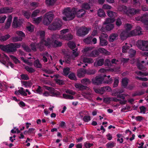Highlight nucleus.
I'll use <instances>...</instances> for the list:
<instances>
[{
    "label": "nucleus",
    "mask_w": 148,
    "mask_h": 148,
    "mask_svg": "<svg viewBox=\"0 0 148 148\" xmlns=\"http://www.w3.org/2000/svg\"><path fill=\"white\" fill-rule=\"evenodd\" d=\"M37 35L40 37L41 40L40 43L38 45L36 44L35 43H32L30 45L31 49L34 51H36V48H38L42 51L44 49L45 46L49 47H60L62 45V44L61 42L57 40L52 41L49 39L45 40L44 38L45 32L43 31L38 32L37 33Z\"/></svg>",
    "instance_id": "f257e3e1"
},
{
    "label": "nucleus",
    "mask_w": 148,
    "mask_h": 148,
    "mask_svg": "<svg viewBox=\"0 0 148 148\" xmlns=\"http://www.w3.org/2000/svg\"><path fill=\"white\" fill-rule=\"evenodd\" d=\"M124 27L125 30L123 31L120 34V37L122 40H124L128 37L142 34L141 29L139 26L137 27L136 29L131 31L130 30L132 28V26L130 24H126Z\"/></svg>",
    "instance_id": "f03ea898"
},
{
    "label": "nucleus",
    "mask_w": 148,
    "mask_h": 148,
    "mask_svg": "<svg viewBox=\"0 0 148 148\" xmlns=\"http://www.w3.org/2000/svg\"><path fill=\"white\" fill-rule=\"evenodd\" d=\"M85 13V11L82 9L79 10L76 12V9L74 8L71 10L70 8H68L63 10L62 14L66 17L63 16L62 19L65 21H69L74 18L76 14L78 17H81Z\"/></svg>",
    "instance_id": "7ed1b4c3"
},
{
    "label": "nucleus",
    "mask_w": 148,
    "mask_h": 148,
    "mask_svg": "<svg viewBox=\"0 0 148 148\" xmlns=\"http://www.w3.org/2000/svg\"><path fill=\"white\" fill-rule=\"evenodd\" d=\"M75 88L79 90L82 91L84 90H87L88 92H87L83 93L82 94L78 95L77 97L78 99L80 100H82L84 98H88L91 97L92 91L90 88L88 87L83 85L79 83H75L74 84Z\"/></svg>",
    "instance_id": "20e7f679"
},
{
    "label": "nucleus",
    "mask_w": 148,
    "mask_h": 148,
    "mask_svg": "<svg viewBox=\"0 0 148 148\" xmlns=\"http://www.w3.org/2000/svg\"><path fill=\"white\" fill-rule=\"evenodd\" d=\"M119 10L129 16L134 15L138 13L140 11V10L138 9L135 10L134 8H128L125 6L119 7Z\"/></svg>",
    "instance_id": "39448f33"
},
{
    "label": "nucleus",
    "mask_w": 148,
    "mask_h": 148,
    "mask_svg": "<svg viewBox=\"0 0 148 148\" xmlns=\"http://www.w3.org/2000/svg\"><path fill=\"white\" fill-rule=\"evenodd\" d=\"M45 88L48 91H45L43 93L44 96H58L60 95V93L58 91L55 90L52 88L45 86Z\"/></svg>",
    "instance_id": "423d86ee"
},
{
    "label": "nucleus",
    "mask_w": 148,
    "mask_h": 148,
    "mask_svg": "<svg viewBox=\"0 0 148 148\" xmlns=\"http://www.w3.org/2000/svg\"><path fill=\"white\" fill-rule=\"evenodd\" d=\"M62 25L61 20L58 19H56L52 24L49 26V29L51 30H56L60 29Z\"/></svg>",
    "instance_id": "0eeeda50"
},
{
    "label": "nucleus",
    "mask_w": 148,
    "mask_h": 148,
    "mask_svg": "<svg viewBox=\"0 0 148 148\" xmlns=\"http://www.w3.org/2000/svg\"><path fill=\"white\" fill-rule=\"evenodd\" d=\"M136 45L140 50L145 51H148V41L145 40H139L138 41Z\"/></svg>",
    "instance_id": "6e6552de"
},
{
    "label": "nucleus",
    "mask_w": 148,
    "mask_h": 148,
    "mask_svg": "<svg viewBox=\"0 0 148 148\" xmlns=\"http://www.w3.org/2000/svg\"><path fill=\"white\" fill-rule=\"evenodd\" d=\"M79 54V52L77 51V49L73 50V54L71 56L66 55L64 57V60L66 63H69L72 60H74L75 58L77 57Z\"/></svg>",
    "instance_id": "1a4fd4ad"
},
{
    "label": "nucleus",
    "mask_w": 148,
    "mask_h": 148,
    "mask_svg": "<svg viewBox=\"0 0 148 148\" xmlns=\"http://www.w3.org/2000/svg\"><path fill=\"white\" fill-rule=\"evenodd\" d=\"M53 18V15L51 12H49L45 14L44 17L43 23L45 25L49 24Z\"/></svg>",
    "instance_id": "9d476101"
},
{
    "label": "nucleus",
    "mask_w": 148,
    "mask_h": 148,
    "mask_svg": "<svg viewBox=\"0 0 148 148\" xmlns=\"http://www.w3.org/2000/svg\"><path fill=\"white\" fill-rule=\"evenodd\" d=\"M69 30L68 29H65L61 30L60 31V34L63 37L65 38V39H63L64 40H71L73 38V36L71 34H68L67 35H65L64 34L68 32Z\"/></svg>",
    "instance_id": "9b49d317"
},
{
    "label": "nucleus",
    "mask_w": 148,
    "mask_h": 148,
    "mask_svg": "<svg viewBox=\"0 0 148 148\" xmlns=\"http://www.w3.org/2000/svg\"><path fill=\"white\" fill-rule=\"evenodd\" d=\"M106 77V75L103 76L99 75L96 76L95 78H93L92 79V83L95 85H99L102 83H103V81L105 77Z\"/></svg>",
    "instance_id": "f8f14e48"
},
{
    "label": "nucleus",
    "mask_w": 148,
    "mask_h": 148,
    "mask_svg": "<svg viewBox=\"0 0 148 148\" xmlns=\"http://www.w3.org/2000/svg\"><path fill=\"white\" fill-rule=\"evenodd\" d=\"M93 49L92 47H87L84 49L82 52L83 53L87 55V56L92 57H95L98 54V52L96 50L93 51L92 53L88 55V54L90 52V51Z\"/></svg>",
    "instance_id": "ddd939ff"
},
{
    "label": "nucleus",
    "mask_w": 148,
    "mask_h": 148,
    "mask_svg": "<svg viewBox=\"0 0 148 148\" xmlns=\"http://www.w3.org/2000/svg\"><path fill=\"white\" fill-rule=\"evenodd\" d=\"M90 30V29L87 28L85 27H81L77 30L76 34L78 36H85L88 34Z\"/></svg>",
    "instance_id": "4468645a"
},
{
    "label": "nucleus",
    "mask_w": 148,
    "mask_h": 148,
    "mask_svg": "<svg viewBox=\"0 0 148 148\" xmlns=\"http://www.w3.org/2000/svg\"><path fill=\"white\" fill-rule=\"evenodd\" d=\"M22 22L20 19H18L17 17H14L12 24V27L14 28L20 27L22 24Z\"/></svg>",
    "instance_id": "2eb2a0df"
},
{
    "label": "nucleus",
    "mask_w": 148,
    "mask_h": 148,
    "mask_svg": "<svg viewBox=\"0 0 148 148\" xmlns=\"http://www.w3.org/2000/svg\"><path fill=\"white\" fill-rule=\"evenodd\" d=\"M125 95L123 96V95H121L119 96H118V98H120L121 99H123V100H121V99H117L115 98H111V100L112 101H120V103L121 104H125L126 103L127 101L124 99L125 98L124 96Z\"/></svg>",
    "instance_id": "dca6fc26"
},
{
    "label": "nucleus",
    "mask_w": 148,
    "mask_h": 148,
    "mask_svg": "<svg viewBox=\"0 0 148 148\" xmlns=\"http://www.w3.org/2000/svg\"><path fill=\"white\" fill-rule=\"evenodd\" d=\"M114 27V25L113 24H108L105 28L102 27L101 29L100 30L102 32H106L107 31H109L112 30Z\"/></svg>",
    "instance_id": "f3484780"
},
{
    "label": "nucleus",
    "mask_w": 148,
    "mask_h": 148,
    "mask_svg": "<svg viewBox=\"0 0 148 148\" xmlns=\"http://www.w3.org/2000/svg\"><path fill=\"white\" fill-rule=\"evenodd\" d=\"M80 62L82 64H83V63H92L94 62V60L91 58H84L83 56L81 57Z\"/></svg>",
    "instance_id": "a211bd4d"
},
{
    "label": "nucleus",
    "mask_w": 148,
    "mask_h": 148,
    "mask_svg": "<svg viewBox=\"0 0 148 148\" xmlns=\"http://www.w3.org/2000/svg\"><path fill=\"white\" fill-rule=\"evenodd\" d=\"M86 73L87 74V72L85 69H80L78 70L77 75L79 77H84Z\"/></svg>",
    "instance_id": "6ab92c4d"
},
{
    "label": "nucleus",
    "mask_w": 148,
    "mask_h": 148,
    "mask_svg": "<svg viewBox=\"0 0 148 148\" xmlns=\"http://www.w3.org/2000/svg\"><path fill=\"white\" fill-rule=\"evenodd\" d=\"M14 93L17 95H18L20 94L24 96H26L27 95V93L24 90L23 88L22 87L20 88L18 90L15 91Z\"/></svg>",
    "instance_id": "aec40b11"
},
{
    "label": "nucleus",
    "mask_w": 148,
    "mask_h": 148,
    "mask_svg": "<svg viewBox=\"0 0 148 148\" xmlns=\"http://www.w3.org/2000/svg\"><path fill=\"white\" fill-rule=\"evenodd\" d=\"M60 38L61 39L63 40V39H65V38L63 37L61 35H59L58 34H54L52 36V37L51 38H48L50 40H52V41H54L56 40V39Z\"/></svg>",
    "instance_id": "412c9836"
},
{
    "label": "nucleus",
    "mask_w": 148,
    "mask_h": 148,
    "mask_svg": "<svg viewBox=\"0 0 148 148\" xmlns=\"http://www.w3.org/2000/svg\"><path fill=\"white\" fill-rule=\"evenodd\" d=\"M21 59L24 63L30 66L32 65L33 61L35 60V58H32L33 60L31 61L30 60V59H31V58H28V60H27L25 59L23 57H21Z\"/></svg>",
    "instance_id": "4be33fe9"
},
{
    "label": "nucleus",
    "mask_w": 148,
    "mask_h": 148,
    "mask_svg": "<svg viewBox=\"0 0 148 148\" xmlns=\"http://www.w3.org/2000/svg\"><path fill=\"white\" fill-rule=\"evenodd\" d=\"M12 11V8H5L0 9V14L11 13Z\"/></svg>",
    "instance_id": "5701e85b"
},
{
    "label": "nucleus",
    "mask_w": 148,
    "mask_h": 148,
    "mask_svg": "<svg viewBox=\"0 0 148 148\" xmlns=\"http://www.w3.org/2000/svg\"><path fill=\"white\" fill-rule=\"evenodd\" d=\"M43 56L42 58V60L45 62L47 61L48 58L49 59L50 58L51 60H52V58L51 56L49 55L47 53L45 52L43 54Z\"/></svg>",
    "instance_id": "b1692460"
},
{
    "label": "nucleus",
    "mask_w": 148,
    "mask_h": 148,
    "mask_svg": "<svg viewBox=\"0 0 148 148\" xmlns=\"http://www.w3.org/2000/svg\"><path fill=\"white\" fill-rule=\"evenodd\" d=\"M94 0H91V1L89 2V5L87 3H84L82 5V8L86 9H89L90 8V6H92V5H94Z\"/></svg>",
    "instance_id": "393cba45"
},
{
    "label": "nucleus",
    "mask_w": 148,
    "mask_h": 148,
    "mask_svg": "<svg viewBox=\"0 0 148 148\" xmlns=\"http://www.w3.org/2000/svg\"><path fill=\"white\" fill-rule=\"evenodd\" d=\"M119 68H118V69H112V68H110L109 69H100L99 71V72L100 73H106L107 71H114V72H117L119 71Z\"/></svg>",
    "instance_id": "a878e982"
},
{
    "label": "nucleus",
    "mask_w": 148,
    "mask_h": 148,
    "mask_svg": "<svg viewBox=\"0 0 148 148\" xmlns=\"http://www.w3.org/2000/svg\"><path fill=\"white\" fill-rule=\"evenodd\" d=\"M104 63V60L100 59L99 60H97L94 63L95 66H101Z\"/></svg>",
    "instance_id": "bb28decb"
},
{
    "label": "nucleus",
    "mask_w": 148,
    "mask_h": 148,
    "mask_svg": "<svg viewBox=\"0 0 148 148\" xmlns=\"http://www.w3.org/2000/svg\"><path fill=\"white\" fill-rule=\"evenodd\" d=\"M12 20V16H8L7 20V23L5 25V28L6 29H8L10 26Z\"/></svg>",
    "instance_id": "cd10ccee"
},
{
    "label": "nucleus",
    "mask_w": 148,
    "mask_h": 148,
    "mask_svg": "<svg viewBox=\"0 0 148 148\" xmlns=\"http://www.w3.org/2000/svg\"><path fill=\"white\" fill-rule=\"evenodd\" d=\"M27 30L30 32H32L34 31V26L29 23L27 24V26L26 27Z\"/></svg>",
    "instance_id": "c85d7f7f"
},
{
    "label": "nucleus",
    "mask_w": 148,
    "mask_h": 148,
    "mask_svg": "<svg viewBox=\"0 0 148 148\" xmlns=\"http://www.w3.org/2000/svg\"><path fill=\"white\" fill-rule=\"evenodd\" d=\"M22 85L26 88L31 87L32 85V82L30 81H23L22 82Z\"/></svg>",
    "instance_id": "c756f323"
},
{
    "label": "nucleus",
    "mask_w": 148,
    "mask_h": 148,
    "mask_svg": "<svg viewBox=\"0 0 148 148\" xmlns=\"http://www.w3.org/2000/svg\"><path fill=\"white\" fill-rule=\"evenodd\" d=\"M8 52H12L15 51L13 43H11L8 45Z\"/></svg>",
    "instance_id": "7c9ffc66"
},
{
    "label": "nucleus",
    "mask_w": 148,
    "mask_h": 148,
    "mask_svg": "<svg viewBox=\"0 0 148 148\" xmlns=\"http://www.w3.org/2000/svg\"><path fill=\"white\" fill-rule=\"evenodd\" d=\"M115 21V19L114 18H108L103 23V25L112 24L111 23H113Z\"/></svg>",
    "instance_id": "2f4dec72"
},
{
    "label": "nucleus",
    "mask_w": 148,
    "mask_h": 148,
    "mask_svg": "<svg viewBox=\"0 0 148 148\" xmlns=\"http://www.w3.org/2000/svg\"><path fill=\"white\" fill-rule=\"evenodd\" d=\"M94 29L92 33V35L93 36H96L97 34V30L99 29V28L97 25H93Z\"/></svg>",
    "instance_id": "473e14b6"
},
{
    "label": "nucleus",
    "mask_w": 148,
    "mask_h": 148,
    "mask_svg": "<svg viewBox=\"0 0 148 148\" xmlns=\"http://www.w3.org/2000/svg\"><path fill=\"white\" fill-rule=\"evenodd\" d=\"M81 82L83 84L88 85L90 84L91 81L88 79L84 78L81 80Z\"/></svg>",
    "instance_id": "72a5a7b5"
},
{
    "label": "nucleus",
    "mask_w": 148,
    "mask_h": 148,
    "mask_svg": "<svg viewBox=\"0 0 148 148\" xmlns=\"http://www.w3.org/2000/svg\"><path fill=\"white\" fill-rule=\"evenodd\" d=\"M118 35L116 34H113L111 35L109 38V40L110 42H113L117 37Z\"/></svg>",
    "instance_id": "f704fd0d"
},
{
    "label": "nucleus",
    "mask_w": 148,
    "mask_h": 148,
    "mask_svg": "<svg viewBox=\"0 0 148 148\" xmlns=\"http://www.w3.org/2000/svg\"><path fill=\"white\" fill-rule=\"evenodd\" d=\"M136 20H141L144 23L147 22V23H148V14H145L143 15L142 18H141V19H138L137 18H136Z\"/></svg>",
    "instance_id": "c9c22d12"
},
{
    "label": "nucleus",
    "mask_w": 148,
    "mask_h": 148,
    "mask_svg": "<svg viewBox=\"0 0 148 148\" xmlns=\"http://www.w3.org/2000/svg\"><path fill=\"white\" fill-rule=\"evenodd\" d=\"M98 51L101 53L106 55H108L110 54V53L109 52L102 48H99L98 49Z\"/></svg>",
    "instance_id": "e433bc0d"
},
{
    "label": "nucleus",
    "mask_w": 148,
    "mask_h": 148,
    "mask_svg": "<svg viewBox=\"0 0 148 148\" xmlns=\"http://www.w3.org/2000/svg\"><path fill=\"white\" fill-rule=\"evenodd\" d=\"M98 14L101 17H104L106 15L104 11L101 9H99L98 11Z\"/></svg>",
    "instance_id": "4c0bfd02"
},
{
    "label": "nucleus",
    "mask_w": 148,
    "mask_h": 148,
    "mask_svg": "<svg viewBox=\"0 0 148 148\" xmlns=\"http://www.w3.org/2000/svg\"><path fill=\"white\" fill-rule=\"evenodd\" d=\"M100 44L101 46H106L108 44V42L107 40L105 39L102 38H100Z\"/></svg>",
    "instance_id": "58836bf2"
},
{
    "label": "nucleus",
    "mask_w": 148,
    "mask_h": 148,
    "mask_svg": "<svg viewBox=\"0 0 148 148\" xmlns=\"http://www.w3.org/2000/svg\"><path fill=\"white\" fill-rule=\"evenodd\" d=\"M107 14L108 16L110 17H115L117 16L115 12L110 10H108L107 11Z\"/></svg>",
    "instance_id": "ea45409f"
},
{
    "label": "nucleus",
    "mask_w": 148,
    "mask_h": 148,
    "mask_svg": "<svg viewBox=\"0 0 148 148\" xmlns=\"http://www.w3.org/2000/svg\"><path fill=\"white\" fill-rule=\"evenodd\" d=\"M42 17L40 16L36 18H34L33 21V23L36 24H38L41 21Z\"/></svg>",
    "instance_id": "a19ab883"
},
{
    "label": "nucleus",
    "mask_w": 148,
    "mask_h": 148,
    "mask_svg": "<svg viewBox=\"0 0 148 148\" xmlns=\"http://www.w3.org/2000/svg\"><path fill=\"white\" fill-rule=\"evenodd\" d=\"M10 37V35L8 34L4 36H2L0 37V40L1 41H5L9 38Z\"/></svg>",
    "instance_id": "79ce46f5"
},
{
    "label": "nucleus",
    "mask_w": 148,
    "mask_h": 148,
    "mask_svg": "<svg viewBox=\"0 0 148 148\" xmlns=\"http://www.w3.org/2000/svg\"><path fill=\"white\" fill-rule=\"evenodd\" d=\"M63 96L64 98L67 99H72L74 98L73 96L65 93L63 94Z\"/></svg>",
    "instance_id": "37998d69"
},
{
    "label": "nucleus",
    "mask_w": 148,
    "mask_h": 148,
    "mask_svg": "<svg viewBox=\"0 0 148 148\" xmlns=\"http://www.w3.org/2000/svg\"><path fill=\"white\" fill-rule=\"evenodd\" d=\"M128 79L126 78H123L122 80V85L124 88L126 87L128 84Z\"/></svg>",
    "instance_id": "c03bdc74"
},
{
    "label": "nucleus",
    "mask_w": 148,
    "mask_h": 148,
    "mask_svg": "<svg viewBox=\"0 0 148 148\" xmlns=\"http://www.w3.org/2000/svg\"><path fill=\"white\" fill-rule=\"evenodd\" d=\"M16 34L19 36V37H21V38L25 36V34L21 31H17L16 32Z\"/></svg>",
    "instance_id": "a18cd8bd"
},
{
    "label": "nucleus",
    "mask_w": 148,
    "mask_h": 148,
    "mask_svg": "<svg viewBox=\"0 0 148 148\" xmlns=\"http://www.w3.org/2000/svg\"><path fill=\"white\" fill-rule=\"evenodd\" d=\"M12 41L14 42H16L18 41H21L23 38L21 37L15 36L13 37L12 38Z\"/></svg>",
    "instance_id": "49530a36"
},
{
    "label": "nucleus",
    "mask_w": 148,
    "mask_h": 148,
    "mask_svg": "<svg viewBox=\"0 0 148 148\" xmlns=\"http://www.w3.org/2000/svg\"><path fill=\"white\" fill-rule=\"evenodd\" d=\"M70 69L68 67L64 68L63 70V74L65 76H66L69 74Z\"/></svg>",
    "instance_id": "de8ad7c7"
},
{
    "label": "nucleus",
    "mask_w": 148,
    "mask_h": 148,
    "mask_svg": "<svg viewBox=\"0 0 148 148\" xmlns=\"http://www.w3.org/2000/svg\"><path fill=\"white\" fill-rule=\"evenodd\" d=\"M34 65L35 67L37 68H40L41 67V65L38 60L35 61Z\"/></svg>",
    "instance_id": "09e8293b"
},
{
    "label": "nucleus",
    "mask_w": 148,
    "mask_h": 148,
    "mask_svg": "<svg viewBox=\"0 0 148 148\" xmlns=\"http://www.w3.org/2000/svg\"><path fill=\"white\" fill-rule=\"evenodd\" d=\"M110 75H108L107 78L108 79V80L103 81V83L107 84H110L112 82V79L111 78H110Z\"/></svg>",
    "instance_id": "8fccbe9b"
},
{
    "label": "nucleus",
    "mask_w": 148,
    "mask_h": 148,
    "mask_svg": "<svg viewBox=\"0 0 148 148\" xmlns=\"http://www.w3.org/2000/svg\"><path fill=\"white\" fill-rule=\"evenodd\" d=\"M8 45H0V49L5 51L8 52Z\"/></svg>",
    "instance_id": "3c124183"
},
{
    "label": "nucleus",
    "mask_w": 148,
    "mask_h": 148,
    "mask_svg": "<svg viewBox=\"0 0 148 148\" xmlns=\"http://www.w3.org/2000/svg\"><path fill=\"white\" fill-rule=\"evenodd\" d=\"M57 0H46V4L49 5H51L53 4Z\"/></svg>",
    "instance_id": "603ef678"
},
{
    "label": "nucleus",
    "mask_w": 148,
    "mask_h": 148,
    "mask_svg": "<svg viewBox=\"0 0 148 148\" xmlns=\"http://www.w3.org/2000/svg\"><path fill=\"white\" fill-rule=\"evenodd\" d=\"M68 45L69 47L71 49L75 48L76 45L75 43L73 42H70L68 43Z\"/></svg>",
    "instance_id": "864d4df0"
},
{
    "label": "nucleus",
    "mask_w": 148,
    "mask_h": 148,
    "mask_svg": "<svg viewBox=\"0 0 148 148\" xmlns=\"http://www.w3.org/2000/svg\"><path fill=\"white\" fill-rule=\"evenodd\" d=\"M115 145V143L113 142H110L108 143L106 145L107 148H112Z\"/></svg>",
    "instance_id": "5fc2aeb1"
},
{
    "label": "nucleus",
    "mask_w": 148,
    "mask_h": 148,
    "mask_svg": "<svg viewBox=\"0 0 148 148\" xmlns=\"http://www.w3.org/2000/svg\"><path fill=\"white\" fill-rule=\"evenodd\" d=\"M24 16L27 18L28 19L30 16V13L28 11H24L23 12Z\"/></svg>",
    "instance_id": "6e6d98bb"
},
{
    "label": "nucleus",
    "mask_w": 148,
    "mask_h": 148,
    "mask_svg": "<svg viewBox=\"0 0 148 148\" xmlns=\"http://www.w3.org/2000/svg\"><path fill=\"white\" fill-rule=\"evenodd\" d=\"M69 77L70 79L73 80H76V77L75 74L73 73H71L69 75Z\"/></svg>",
    "instance_id": "4d7b16f0"
},
{
    "label": "nucleus",
    "mask_w": 148,
    "mask_h": 148,
    "mask_svg": "<svg viewBox=\"0 0 148 148\" xmlns=\"http://www.w3.org/2000/svg\"><path fill=\"white\" fill-rule=\"evenodd\" d=\"M40 10H34L32 13L31 15V17L32 18L36 16L39 13Z\"/></svg>",
    "instance_id": "13d9d810"
},
{
    "label": "nucleus",
    "mask_w": 148,
    "mask_h": 148,
    "mask_svg": "<svg viewBox=\"0 0 148 148\" xmlns=\"http://www.w3.org/2000/svg\"><path fill=\"white\" fill-rule=\"evenodd\" d=\"M10 57L15 63H20V61L13 55H10Z\"/></svg>",
    "instance_id": "bf43d9fd"
},
{
    "label": "nucleus",
    "mask_w": 148,
    "mask_h": 148,
    "mask_svg": "<svg viewBox=\"0 0 148 148\" xmlns=\"http://www.w3.org/2000/svg\"><path fill=\"white\" fill-rule=\"evenodd\" d=\"M36 92L38 93L41 94L42 93V89L39 86H36Z\"/></svg>",
    "instance_id": "052dcab7"
},
{
    "label": "nucleus",
    "mask_w": 148,
    "mask_h": 148,
    "mask_svg": "<svg viewBox=\"0 0 148 148\" xmlns=\"http://www.w3.org/2000/svg\"><path fill=\"white\" fill-rule=\"evenodd\" d=\"M6 17L5 15H1L0 16V23H3L5 20Z\"/></svg>",
    "instance_id": "680f3d73"
},
{
    "label": "nucleus",
    "mask_w": 148,
    "mask_h": 148,
    "mask_svg": "<svg viewBox=\"0 0 148 148\" xmlns=\"http://www.w3.org/2000/svg\"><path fill=\"white\" fill-rule=\"evenodd\" d=\"M140 113L143 114H145L146 110V108L144 106H142L140 107Z\"/></svg>",
    "instance_id": "e2e57ef3"
},
{
    "label": "nucleus",
    "mask_w": 148,
    "mask_h": 148,
    "mask_svg": "<svg viewBox=\"0 0 148 148\" xmlns=\"http://www.w3.org/2000/svg\"><path fill=\"white\" fill-rule=\"evenodd\" d=\"M129 52L130 54L129 56L132 57L135 55L136 53V51L135 50L131 49H130Z\"/></svg>",
    "instance_id": "0e129e2a"
},
{
    "label": "nucleus",
    "mask_w": 148,
    "mask_h": 148,
    "mask_svg": "<svg viewBox=\"0 0 148 148\" xmlns=\"http://www.w3.org/2000/svg\"><path fill=\"white\" fill-rule=\"evenodd\" d=\"M25 69L29 73H33L34 72V70L31 67H29L28 66H25Z\"/></svg>",
    "instance_id": "69168bd1"
},
{
    "label": "nucleus",
    "mask_w": 148,
    "mask_h": 148,
    "mask_svg": "<svg viewBox=\"0 0 148 148\" xmlns=\"http://www.w3.org/2000/svg\"><path fill=\"white\" fill-rule=\"evenodd\" d=\"M103 102L106 103H109L111 101V98L106 97L103 99Z\"/></svg>",
    "instance_id": "338daca9"
},
{
    "label": "nucleus",
    "mask_w": 148,
    "mask_h": 148,
    "mask_svg": "<svg viewBox=\"0 0 148 148\" xmlns=\"http://www.w3.org/2000/svg\"><path fill=\"white\" fill-rule=\"evenodd\" d=\"M92 38L90 37H88L84 40V42L87 44H90Z\"/></svg>",
    "instance_id": "774afa93"
}]
</instances>
